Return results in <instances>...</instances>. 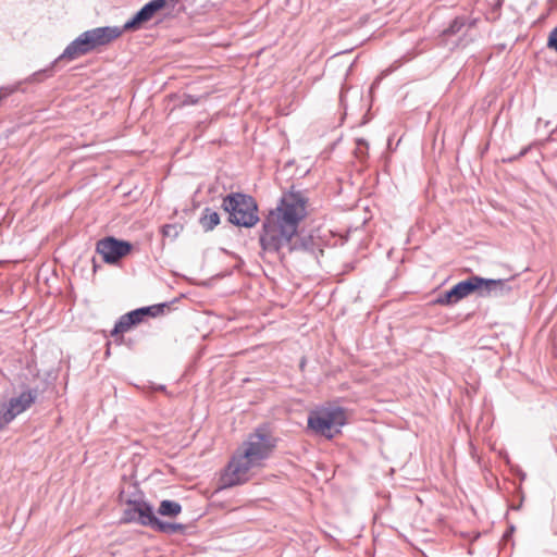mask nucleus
I'll use <instances>...</instances> for the list:
<instances>
[{
    "instance_id": "nucleus-1",
    "label": "nucleus",
    "mask_w": 557,
    "mask_h": 557,
    "mask_svg": "<svg viewBox=\"0 0 557 557\" xmlns=\"http://www.w3.org/2000/svg\"><path fill=\"white\" fill-rule=\"evenodd\" d=\"M306 208L307 198L301 191L284 194L277 207L263 220L259 237L261 249L270 253H280L284 248L288 252L314 253L320 247L319 240L310 234L297 236L299 223L307 215Z\"/></svg>"
},
{
    "instance_id": "nucleus-2",
    "label": "nucleus",
    "mask_w": 557,
    "mask_h": 557,
    "mask_svg": "<svg viewBox=\"0 0 557 557\" xmlns=\"http://www.w3.org/2000/svg\"><path fill=\"white\" fill-rule=\"evenodd\" d=\"M277 440L268 424H261L248 434L235 450L221 481L224 487L243 484L249 480L250 471L263 466L276 447Z\"/></svg>"
},
{
    "instance_id": "nucleus-3",
    "label": "nucleus",
    "mask_w": 557,
    "mask_h": 557,
    "mask_svg": "<svg viewBox=\"0 0 557 557\" xmlns=\"http://www.w3.org/2000/svg\"><path fill=\"white\" fill-rule=\"evenodd\" d=\"M121 35L122 29L117 26H103L86 30L66 46L63 53L53 62V64L61 60L73 61L91 52L98 47L112 42Z\"/></svg>"
},
{
    "instance_id": "nucleus-4",
    "label": "nucleus",
    "mask_w": 557,
    "mask_h": 557,
    "mask_svg": "<svg viewBox=\"0 0 557 557\" xmlns=\"http://www.w3.org/2000/svg\"><path fill=\"white\" fill-rule=\"evenodd\" d=\"M125 502L127 504V508L124 510L126 522H138L165 534H176L185 531V525L182 523L164 522L157 518L152 506L146 503L140 495L133 499H125Z\"/></svg>"
},
{
    "instance_id": "nucleus-5",
    "label": "nucleus",
    "mask_w": 557,
    "mask_h": 557,
    "mask_svg": "<svg viewBox=\"0 0 557 557\" xmlns=\"http://www.w3.org/2000/svg\"><path fill=\"white\" fill-rule=\"evenodd\" d=\"M347 422L346 411L335 405H327L312 410L308 416V428L315 434L332 440L341 433Z\"/></svg>"
},
{
    "instance_id": "nucleus-6",
    "label": "nucleus",
    "mask_w": 557,
    "mask_h": 557,
    "mask_svg": "<svg viewBox=\"0 0 557 557\" xmlns=\"http://www.w3.org/2000/svg\"><path fill=\"white\" fill-rule=\"evenodd\" d=\"M222 208L228 213V222L243 227H252L259 222L256 200L243 193H232L223 198Z\"/></svg>"
},
{
    "instance_id": "nucleus-7",
    "label": "nucleus",
    "mask_w": 557,
    "mask_h": 557,
    "mask_svg": "<svg viewBox=\"0 0 557 557\" xmlns=\"http://www.w3.org/2000/svg\"><path fill=\"white\" fill-rule=\"evenodd\" d=\"M473 293L481 297V276L471 275L467 280L457 283L449 290L442 293L436 298L435 304L441 306H451Z\"/></svg>"
},
{
    "instance_id": "nucleus-8",
    "label": "nucleus",
    "mask_w": 557,
    "mask_h": 557,
    "mask_svg": "<svg viewBox=\"0 0 557 557\" xmlns=\"http://www.w3.org/2000/svg\"><path fill=\"white\" fill-rule=\"evenodd\" d=\"M132 245L114 237H106L97 243L96 250L107 263H115L129 253Z\"/></svg>"
},
{
    "instance_id": "nucleus-9",
    "label": "nucleus",
    "mask_w": 557,
    "mask_h": 557,
    "mask_svg": "<svg viewBox=\"0 0 557 557\" xmlns=\"http://www.w3.org/2000/svg\"><path fill=\"white\" fill-rule=\"evenodd\" d=\"M178 0H151L146 3L129 21L121 28L124 30L139 29L144 23L150 21L154 14L163 9L169 2L174 8Z\"/></svg>"
},
{
    "instance_id": "nucleus-10",
    "label": "nucleus",
    "mask_w": 557,
    "mask_h": 557,
    "mask_svg": "<svg viewBox=\"0 0 557 557\" xmlns=\"http://www.w3.org/2000/svg\"><path fill=\"white\" fill-rule=\"evenodd\" d=\"M510 280L481 277V297H504L511 293Z\"/></svg>"
},
{
    "instance_id": "nucleus-11",
    "label": "nucleus",
    "mask_w": 557,
    "mask_h": 557,
    "mask_svg": "<svg viewBox=\"0 0 557 557\" xmlns=\"http://www.w3.org/2000/svg\"><path fill=\"white\" fill-rule=\"evenodd\" d=\"M37 395L38 393L36 389H28L23 392L20 396L11 398L7 404L14 414L18 416L35 403Z\"/></svg>"
},
{
    "instance_id": "nucleus-12",
    "label": "nucleus",
    "mask_w": 557,
    "mask_h": 557,
    "mask_svg": "<svg viewBox=\"0 0 557 557\" xmlns=\"http://www.w3.org/2000/svg\"><path fill=\"white\" fill-rule=\"evenodd\" d=\"M135 326L134 320L129 318L127 313L120 317L116 321L113 330L111 331V336L115 337V341L121 343L123 338V334L131 331Z\"/></svg>"
},
{
    "instance_id": "nucleus-13",
    "label": "nucleus",
    "mask_w": 557,
    "mask_h": 557,
    "mask_svg": "<svg viewBox=\"0 0 557 557\" xmlns=\"http://www.w3.org/2000/svg\"><path fill=\"white\" fill-rule=\"evenodd\" d=\"M199 223L206 232H210L215 226L219 225L220 215L216 211L212 210L211 208H205L201 213Z\"/></svg>"
},
{
    "instance_id": "nucleus-14",
    "label": "nucleus",
    "mask_w": 557,
    "mask_h": 557,
    "mask_svg": "<svg viewBox=\"0 0 557 557\" xmlns=\"http://www.w3.org/2000/svg\"><path fill=\"white\" fill-rule=\"evenodd\" d=\"M181 511H182L181 504H178L177 502H174V500H169V499L162 500L160 503V506L158 509V512L161 516H166V517H176L178 513H181Z\"/></svg>"
},
{
    "instance_id": "nucleus-15",
    "label": "nucleus",
    "mask_w": 557,
    "mask_h": 557,
    "mask_svg": "<svg viewBox=\"0 0 557 557\" xmlns=\"http://www.w3.org/2000/svg\"><path fill=\"white\" fill-rule=\"evenodd\" d=\"M169 308V305L166 302L164 304H158V305H152V306H148V307H141L139 308L143 312V315L146 318V317H152V318H156L158 315H161L164 313V310Z\"/></svg>"
},
{
    "instance_id": "nucleus-16",
    "label": "nucleus",
    "mask_w": 557,
    "mask_h": 557,
    "mask_svg": "<svg viewBox=\"0 0 557 557\" xmlns=\"http://www.w3.org/2000/svg\"><path fill=\"white\" fill-rule=\"evenodd\" d=\"M16 416L7 403L0 404V431L9 424Z\"/></svg>"
},
{
    "instance_id": "nucleus-17",
    "label": "nucleus",
    "mask_w": 557,
    "mask_h": 557,
    "mask_svg": "<svg viewBox=\"0 0 557 557\" xmlns=\"http://www.w3.org/2000/svg\"><path fill=\"white\" fill-rule=\"evenodd\" d=\"M368 150H369V144L363 138H357L356 139V148H355V156L360 160L363 161L368 157Z\"/></svg>"
},
{
    "instance_id": "nucleus-18",
    "label": "nucleus",
    "mask_w": 557,
    "mask_h": 557,
    "mask_svg": "<svg viewBox=\"0 0 557 557\" xmlns=\"http://www.w3.org/2000/svg\"><path fill=\"white\" fill-rule=\"evenodd\" d=\"M465 26V21L461 17H456L448 28H446L443 34L445 36L456 35L458 34L461 28Z\"/></svg>"
},
{
    "instance_id": "nucleus-19",
    "label": "nucleus",
    "mask_w": 557,
    "mask_h": 557,
    "mask_svg": "<svg viewBox=\"0 0 557 557\" xmlns=\"http://www.w3.org/2000/svg\"><path fill=\"white\" fill-rule=\"evenodd\" d=\"M182 231V226L177 224H166L162 227V234L165 237L176 238Z\"/></svg>"
},
{
    "instance_id": "nucleus-20",
    "label": "nucleus",
    "mask_w": 557,
    "mask_h": 557,
    "mask_svg": "<svg viewBox=\"0 0 557 557\" xmlns=\"http://www.w3.org/2000/svg\"><path fill=\"white\" fill-rule=\"evenodd\" d=\"M49 73L50 69L40 70L32 74L26 81L28 83H39L42 82L46 77H48L50 75Z\"/></svg>"
},
{
    "instance_id": "nucleus-21",
    "label": "nucleus",
    "mask_w": 557,
    "mask_h": 557,
    "mask_svg": "<svg viewBox=\"0 0 557 557\" xmlns=\"http://www.w3.org/2000/svg\"><path fill=\"white\" fill-rule=\"evenodd\" d=\"M143 312H144V311H141L139 308H138V309H135V310H133V311H131V312H127V314L129 315V318H131L132 320H134V324H135V326H136V325H138V324H140V323L144 321L145 317L143 315Z\"/></svg>"
},
{
    "instance_id": "nucleus-22",
    "label": "nucleus",
    "mask_w": 557,
    "mask_h": 557,
    "mask_svg": "<svg viewBox=\"0 0 557 557\" xmlns=\"http://www.w3.org/2000/svg\"><path fill=\"white\" fill-rule=\"evenodd\" d=\"M547 46L557 52V26L550 32Z\"/></svg>"
},
{
    "instance_id": "nucleus-23",
    "label": "nucleus",
    "mask_w": 557,
    "mask_h": 557,
    "mask_svg": "<svg viewBox=\"0 0 557 557\" xmlns=\"http://www.w3.org/2000/svg\"><path fill=\"white\" fill-rule=\"evenodd\" d=\"M185 103H196V100L189 99V101H185Z\"/></svg>"
},
{
    "instance_id": "nucleus-24",
    "label": "nucleus",
    "mask_w": 557,
    "mask_h": 557,
    "mask_svg": "<svg viewBox=\"0 0 557 557\" xmlns=\"http://www.w3.org/2000/svg\"><path fill=\"white\" fill-rule=\"evenodd\" d=\"M528 149H523L521 152H520V156H524L527 153Z\"/></svg>"
}]
</instances>
